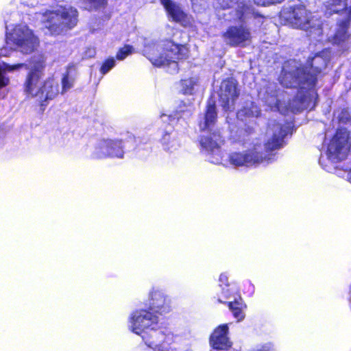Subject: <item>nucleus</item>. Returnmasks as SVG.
Listing matches in <instances>:
<instances>
[{
    "label": "nucleus",
    "mask_w": 351,
    "mask_h": 351,
    "mask_svg": "<svg viewBox=\"0 0 351 351\" xmlns=\"http://www.w3.org/2000/svg\"><path fill=\"white\" fill-rule=\"evenodd\" d=\"M6 45L17 48L25 54L34 52L39 45V40L33 32L25 25L15 26L5 35Z\"/></svg>",
    "instance_id": "obj_5"
},
{
    "label": "nucleus",
    "mask_w": 351,
    "mask_h": 351,
    "mask_svg": "<svg viewBox=\"0 0 351 351\" xmlns=\"http://www.w3.org/2000/svg\"><path fill=\"white\" fill-rule=\"evenodd\" d=\"M339 17L337 20L336 29L333 36L331 38L332 45L342 46L346 45L351 38V32L349 28L351 24V14H339Z\"/></svg>",
    "instance_id": "obj_14"
},
{
    "label": "nucleus",
    "mask_w": 351,
    "mask_h": 351,
    "mask_svg": "<svg viewBox=\"0 0 351 351\" xmlns=\"http://www.w3.org/2000/svg\"><path fill=\"white\" fill-rule=\"evenodd\" d=\"M108 158H123L125 154L123 140L108 138Z\"/></svg>",
    "instance_id": "obj_23"
},
{
    "label": "nucleus",
    "mask_w": 351,
    "mask_h": 351,
    "mask_svg": "<svg viewBox=\"0 0 351 351\" xmlns=\"http://www.w3.org/2000/svg\"><path fill=\"white\" fill-rule=\"evenodd\" d=\"M88 5V10L104 9L107 6L108 0H84Z\"/></svg>",
    "instance_id": "obj_27"
},
{
    "label": "nucleus",
    "mask_w": 351,
    "mask_h": 351,
    "mask_svg": "<svg viewBox=\"0 0 351 351\" xmlns=\"http://www.w3.org/2000/svg\"><path fill=\"white\" fill-rule=\"evenodd\" d=\"M157 326L150 327L142 332L139 335L141 336L145 343L149 348L156 347L164 339L165 334Z\"/></svg>",
    "instance_id": "obj_20"
},
{
    "label": "nucleus",
    "mask_w": 351,
    "mask_h": 351,
    "mask_svg": "<svg viewBox=\"0 0 351 351\" xmlns=\"http://www.w3.org/2000/svg\"><path fill=\"white\" fill-rule=\"evenodd\" d=\"M258 351H269V350L268 348H262L258 350Z\"/></svg>",
    "instance_id": "obj_35"
},
{
    "label": "nucleus",
    "mask_w": 351,
    "mask_h": 351,
    "mask_svg": "<svg viewBox=\"0 0 351 351\" xmlns=\"http://www.w3.org/2000/svg\"><path fill=\"white\" fill-rule=\"evenodd\" d=\"M115 66V60L113 57H110L106 59L101 67L99 69V71L102 75L106 74L110 69H112Z\"/></svg>",
    "instance_id": "obj_29"
},
{
    "label": "nucleus",
    "mask_w": 351,
    "mask_h": 351,
    "mask_svg": "<svg viewBox=\"0 0 351 351\" xmlns=\"http://www.w3.org/2000/svg\"><path fill=\"white\" fill-rule=\"evenodd\" d=\"M218 114L216 100L213 95L207 99L204 113V121L199 123V130L204 132L210 129L217 121Z\"/></svg>",
    "instance_id": "obj_19"
},
{
    "label": "nucleus",
    "mask_w": 351,
    "mask_h": 351,
    "mask_svg": "<svg viewBox=\"0 0 351 351\" xmlns=\"http://www.w3.org/2000/svg\"><path fill=\"white\" fill-rule=\"evenodd\" d=\"M229 328L227 324L216 327L209 337V343L212 348L216 350H228L232 343L228 337Z\"/></svg>",
    "instance_id": "obj_15"
},
{
    "label": "nucleus",
    "mask_w": 351,
    "mask_h": 351,
    "mask_svg": "<svg viewBox=\"0 0 351 351\" xmlns=\"http://www.w3.org/2000/svg\"><path fill=\"white\" fill-rule=\"evenodd\" d=\"M226 43L232 47H245L252 42L250 29L245 25H230L222 33Z\"/></svg>",
    "instance_id": "obj_9"
},
{
    "label": "nucleus",
    "mask_w": 351,
    "mask_h": 351,
    "mask_svg": "<svg viewBox=\"0 0 351 351\" xmlns=\"http://www.w3.org/2000/svg\"><path fill=\"white\" fill-rule=\"evenodd\" d=\"M131 330L140 335L150 327L157 326L158 317L155 313L148 309H139L134 311L130 317Z\"/></svg>",
    "instance_id": "obj_11"
},
{
    "label": "nucleus",
    "mask_w": 351,
    "mask_h": 351,
    "mask_svg": "<svg viewBox=\"0 0 351 351\" xmlns=\"http://www.w3.org/2000/svg\"><path fill=\"white\" fill-rule=\"evenodd\" d=\"M240 95L238 81L232 76L223 79L218 90V100L224 112L232 111Z\"/></svg>",
    "instance_id": "obj_7"
},
{
    "label": "nucleus",
    "mask_w": 351,
    "mask_h": 351,
    "mask_svg": "<svg viewBox=\"0 0 351 351\" xmlns=\"http://www.w3.org/2000/svg\"><path fill=\"white\" fill-rule=\"evenodd\" d=\"M160 1L171 21L179 23L184 27H192V16L186 13L178 3L172 0H160Z\"/></svg>",
    "instance_id": "obj_13"
},
{
    "label": "nucleus",
    "mask_w": 351,
    "mask_h": 351,
    "mask_svg": "<svg viewBox=\"0 0 351 351\" xmlns=\"http://www.w3.org/2000/svg\"><path fill=\"white\" fill-rule=\"evenodd\" d=\"M284 1L285 0H253L256 5L263 7L278 4Z\"/></svg>",
    "instance_id": "obj_31"
},
{
    "label": "nucleus",
    "mask_w": 351,
    "mask_h": 351,
    "mask_svg": "<svg viewBox=\"0 0 351 351\" xmlns=\"http://www.w3.org/2000/svg\"><path fill=\"white\" fill-rule=\"evenodd\" d=\"M350 134L345 128H338L327 147V156L334 162L345 160L350 149Z\"/></svg>",
    "instance_id": "obj_6"
},
{
    "label": "nucleus",
    "mask_w": 351,
    "mask_h": 351,
    "mask_svg": "<svg viewBox=\"0 0 351 351\" xmlns=\"http://www.w3.org/2000/svg\"><path fill=\"white\" fill-rule=\"evenodd\" d=\"M72 67H74V65L73 64H71L68 66V69H70V68H72Z\"/></svg>",
    "instance_id": "obj_36"
},
{
    "label": "nucleus",
    "mask_w": 351,
    "mask_h": 351,
    "mask_svg": "<svg viewBox=\"0 0 351 351\" xmlns=\"http://www.w3.org/2000/svg\"><path fill=\"white\" fill-rule=\"evenodd\" d=\"M305 74V69L300 66L295 67L292 71H282L280 78V84L287 88H304L310 90V84Z\"/></svg>",
    "instance_id": "obj_12"
},
{
    "label": "nucleus",
    "mask_w": 351,
    "mask_h": 351,
    "mask_svg": "<svg viewBox=\"0 0 351 351\" xmlns=\"http://www.w3.org/2000/svg\"><path fill=\"white\" fill-rule=\"evenodd\" d=\"M109 143L108 138H103L100 140L95 147L93 158L96 159L108 158Z\"/></svg>",
    "instance_id": "obj_25"
},
{
    "label": "nucleus",
    "mask_w": 351,
    "mask_h": 351,
    "mask_svg": "<svg viewBox=\"0 0 351 351\" xmlns=\"http://www.w3.org/2000/svg\"><path fill=\"white\" fill-rule=\"evenodd\" d=\"M196 84L197 80L194 77L182 79L180 81L182 93L183 95H192Z\"/></svg>",
    "instance_id": "obj_26"
},
{
    "label": "nucleus",
    "mask_w": 351,
    "mask_h": 351,
    "mask_svg": "<svg viewBox=\"0 0 351 351\" xmlns=\"http://www.w3.org/2000/svg\"><path fill=\"white\" fill-rule=\"evenodd\" d=\"M217 302L219 303H223L227 304L229 309L232 312L233 317L238 322L242 321L244 319V309L246 308V305L240 296L238 299H234V301L223 302L221 299L218 298Z\"/></svg>",
    "instance_id": "obj_21"
},
{
    "label": "nucleus",
    "mask_w": 351,
    "mask_h": 351,
    "mask_svg": "<svg viewBox=\"0 0 351 351\" xmlns=\"http://www.w3.org/2000/svg\"><path fill=\"white\" fill-rule=\"evenodd\" d=\"M199 141L204 150L210 154H213L215 152H220L221 145L225 143V138L219 130H216L209 136H201Z\"/></svg>",
    "instance_id": "obj_17"
},
{
    "label": "nucleus",
    "mask_w": 351,
    "mask_h": 351,
    "mask_svg": "<svg viewBox=\"0 0 351 351\" xmlns=\"http://www.w3.org/2000/svg\"><path fill=\"white\" fill-rule=\"evenodd\" d=\"M130 138L132 140H134V137H132V136H130Z\"/></svg>",
    "instance_id": "obj_37"
},
{
    "label": "nucleus",
    "mask_w": 351,
    "mask_h": 351,
    "mask_svg": "<svg viewBox=\"0 0 351 351\" xmlns=\"http://www.w3.org/2000/svg\"><path fill=\"white\" fill-rule=\"evenodd\" d=\"M328 58L322 53L318 52L313 57H308L304 65L301 66L305 69V74L310 84V90H314L318 82V76L326 68Z\"/></svg>",
    "instance_id": "obj_8"
},
{
    "label": "nucleus",
    "mask_w": 351,
    "mask_h": 351,
    "mask_svg": "<svg viewBox=\"0 0 351 351\" xmlns=\"http://www.w3.org/2000/svg\"><path fill=\"white\" fill-rule=\"evenodd\" d=\"M162 50L168 58H176L178 61L189 59L190 50L187 45L178 44L172 40H166L162 46Z\"/></svg>",
    "instance_id": "obj_18"
},
{
    "label": "nucleus",
    "mask_w": 351,
    "mask_h": 351,
    "mask_svg": "<svg viewBox=\"0 0 351 351\" xmlns=\"http://www.w3.org/2000/svg\"><path fill=\"white\" fill-rule=\"evenodd\" d=\"M134 48L130 45H125L117 51L115 58L118 60H124L128 56L132 53Z\"/></svg>",
    "instance_id": "obj_28"
},
{
    "label": "nucleus",
    "mask_w": 351,
    "mask_h": 351,
    "mask_svg": "<svg viewBox=\"0 0 351 351\" xmlns=\"http://www.w3.org/2000/svg\"><path fill=\"white\" fill-rule=\"evenodd\" d=\"M23 67L27 69V66L24 63L9 64L3 62L2 64V68L0 67V89L7 86L10 83V79L5 75V71L12 72Z\"/></svg>",
    "instance_id": "obj_22"
},
{
    "label": "nucleus",
    "mask_w": 351,
    "mask_h": 351,
    "mask_svg": "<svg viewBox=\"0 0 351 351\" xmlns=\"http://www.w3.org/2000/svg\"><path fill=\"white\" fill-rule=\"evenodd\" d=\"M280 17L293 27L304 30L308 36L317 39L323 34L322 23L304 5L283 6Z\"/></svg>",
    "instance_id": "obj_3"
},
{
    "label": "nucleus",
    "mask_w": 351,
    "mask_h": 351,
    "mask_svg": "<svg viewBox=\"0 0 351 351\" xmlns=\"http://www.w3.org/2000/svg\"><path fill=\"white\" fill-rule=\"evenodd\" d=\"M219 285L221 287H228L230 284L228 282V276L226 273H222L220 274L219 278Z\"/></svg>",
    "instance_id": "obj_32"
},
{
    "label": "nucleus",
    "mask_w": 351,
    "mask_h": 351,
    "mask_svg": "<svg viewBox=\"0 0 351 351\" xmlns=\"http://www.w3.org/2000/svg\"><path fill=\"white\" fill-rule=\"evenodd\" d=\"M149 309L160 315L167 313L171 311L170 300L161 291L153 289L149 294Z\"/></svg>",
    "instance_id": "obj_16"
},
{
    "label": "nucleus",
    "mask_w": 351,
    "mask_h": 351,
    "mask_svg": "<svg viewBox=\"0 0 351 351\" xmlns=\"http://www.w3.org/2000/svg\"><path fill=\"white\" fill-rule=\"evenodd\" d=\"M298 100L299 103L303 104L306 99V95L303 94L301 97H298V96H295L293 98V101L295 102V100Z\"/></svg>",
    "instance_id": "obj_34"
},
{
    "label": "nucleus",
    "mask_w": 351,
    "mask_h": 351,
    "mask_svg": "<svg viewBox=\"0 0 351 351\" xmlns=\"http://www.w3.org/2000/svg\"><path fill=\"white\" fill-rule=\"evenodd\" d=\"M143 54L154 66L161 67L172 64L173 66L172 73H178L179 72L178 62L168 58L164 53L162 47L158 43H152L145 45L143 49Z\"/></svg>",
    "instance_id": "obj_10"
},
{
    "label": "nucleus",
    "mask_w": 351,
    "mask_h": 351,
    "mask_svg": "<svg viewBox=\"0 0 351 351\" xmlns=\"http://www.w3.org/2000/svg\"><path fill=\"white\" fill-rule=\"evenodd\" d=\"M30 64L31 68L23 84V92L27 98L34 99L35 106L40 113H43L51 101L73 86L75 80L66 71L62 74L60 90L59 84L53 77L42 80L46 67V60L43 56L33 58Z\"/></svg>",
    "instance_id": "obj_1"
},
{
    "label": "nucleus",
    "mask_w": 351,
    "mask_h": 351,
    "mask_svg": "<svg viewBox=\"0 0 351 351\" xmlns=\"http://www.w3.org/2000/svg\"><path fill=\"white\" fill-rule=\"evenodd\" d=\"M249 14L254 18H263L262 14L254 12V9L251 5L244 2L239 3L236 8V16L238 19L243 21Z\"/></svg>",
    "instance_id": "obj_24"
},
{
    "label": "nucleus",
    "mask_w": 351,
    "mask_h": 351,
    "mask_svg": "<svg viewBox=\"0 0 351 351\" xmlns=\"http://www.w3.org/2000/svg\"><path fill=\"white\" fill-rule=\"evenodd\" d=\"M287 134L285 130L280 127L277 132L273 133L271 138L264 143V148L267 153L264 155L255 149H247L245 152H234L228 155V162L235 167L258 165L263 162L271 161L273 155L270 153L282 148L285 144L284 138Z\"/></svg>",
    "instance_id": "obj_2"
},
{
    "label": "nucleus",
    "mask_w": 351,
    "mask_h": 351,
    "mask_svg": "<svg viewBox=\"0 0 351 351\" xmlns=\"http://www.w3.org/2000/svg\"><path fill=\"white\" fill-rule=\"evenodd\" d=\"M348 0H330L331 5H341L342 3H344V7L347 6Z\"/></svg>",
    "instance_id": "obj_33"
},
{
    "label": "nucleus",
    "mask_w": 351,
    "mask_h": 351,
    "mask_svg": "<svg viewBox=\"0 0 351 351\" xmlns=\"http://www.w3.org/2000/svg\"><path fill=\"white\" fill-rule=\"evenodd\" d=\"M339 122L343 124L351 125V116L346 109H343L338 117Z\"/></svg>",
    "instance_id": "obj_30"
},
{
    "label": "nucleus",
    "mask_w": 351,
    "mask_h": 351,
    "mask_svg": "<svg viewBox=\"0 0 351 351\" xmlns=\"http://www.w3.org/2000/svg\"><path fill=\"white\" fill-rule=\"evenodd\" d=\"M78 22V11L72 6H60L43 14V23L52 36L60 35L74 28Z\"/></svg>",
    "instance_id": "obj_4"
}]
</instances>
